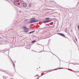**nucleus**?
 I'll use <instances>...</instances> for the list:
<instances>
[{"instance_id": "f257e3e1", "label": "nucleus", "mask_w": 79, "mask_h": 79, "mask_svg": "<svg viewBox=\"0 0 79 79\" xmlns=\"http://www.w3.org/2000/svg\"><path fill=\"white\" fill-rule=\"evenodd\" d=\"M35 18H31L30 19L31 21L30 22V23H36V22H38V20H35Z\"/></svg>"}, {"instance_id": "f03ea898", "label": "nucleus", "mask_w": 79, "mask_h": 79, "mask_svg": "<svg viewBox=\"0 0 79 79\" xmlns=\"http://www.w3.org/2000/svg\"><path fill=\"white\" fill-rule=\"evenodd\" d=\"M52 21V20H45L42 22L43 23H49V22H51Z\"/></svg>"}, {"instance_id": "7ed1b4c3", "label": "nucleus", "mask_w": 79, "mask_h": 79, "mask_svg": "<svg viewBox=\"0 0 79 79\" xmlns=\"http://www.w3.org/2000/svg\"><path fill=\"white\" fill-rule=\"evenodd\" d=\"M58 35H61V36H63L64 37V36H65L64 34L63 33H58Z\"/></svg>"}, {"instance_id": "20e7f679", "label": "nucleus", "mask_w": 79, "mask_h": 79, "mask_svg": "<svg viewBox=\"0 0 79 79\" xmlns=\"http://www.w3.org/2000/svg\"><path fill=\"white\" fill-rule=\"evenodd\" d=\"M23 6L24 7H26L27 6V4L26 3H23Z\"/></svg>"}, {"instance_id": "39448f33", "label": "nucleus", "mask_w": 79, "mask_h": 79, "mask_svg": "<svg viewBox=\"0 0 79 79\" xmlns=\"http://www.w3.org/2000/svg\"><path fill=\"white\" fill-rule=\"evenodd\" d=\"M14 3L15 5H17V2H16V1H14Z\"/></svg>"}, {"instance_id": "423d86ee", "label": "nucleus", "mask_w": 79, "mask_h": 79, "mask_svg": "<svg viewBox=\"0 0 79 79\" xmlns=\"http://www.w3.org/2000/svg\"><path fill=\"white\" fill-rule=\"evenodd\" d=\"M23 28L24 30H26V29H27V28L26 27H23Z\"/></svg>"}, {"instance_id": "0eeeda50", "label": "nucleus", "mask_w": 79, "mask_h": 79, "mask_svg": "<svg viewBox=\"0 0 79 79\" xmlns=\"http://www.w3.org/2000/svg\"><path fill=\"white\" fill-rule=\"evenodd\" d=\"M24 32H26V33H27V32H28V30H25L24 31Z\"/></svg>"}, {"instance_id": "6e6552de", "label": "nucleus", "mask_w": 79, "mask_h": 79, "mask_svg": "<svg viewBox=\"0 0 79 79\" xmlns=\"http://www.w3.org/2000/svg\"><path fill=\"white\" fill-rule=\"evenodd\" d=\"M50 19V18H46L45 19L46 20H48V19Z\"/></svg>"}, {"instance_id": "1a4fd4ad", "label": "nucleus", "mask_w": 79, "mask_h": 79, "mask_svg": "<svg viewBox=\"0 0 79 79\" xmlns=\"http://www.w3.org/2000/svg\"><path fill=\"white\" fill-rule=\"evenodd\" d=\"M35 31H31L30 32V34H31V33H33V32H34Z\"/></svg>"}, {"instance_id": "9d476101", "label": "nucleus", "mask_w": 79, "mask_h": 79, "mask_svg": "<svg viewBox=\"0 0 79 79\" xmlns=\"http://www.w3.org/2000/svg\"><path fill=\"white\" fill-rule=\"evenodd\" d=\"M31 5H32V3H30L29 5V7H31Z\"/></svg>"}, {"instance_id": "9b49d317", "label": "nucleus", "mask_w": 79, "mask_h": 79, "mask_svg": "<svg viewBox=\"0 0 79 79\" xmlns=\"http://www.w3.org/2000/svg\"><path fill=\"white\" fill-rule=\"evenodd\" d=\"M36 42V40H34L32 41V43H34V42Z\"/></svg>"}, {"instance_id": "f8f14e48", "label": "nucleus", "mask_w": 79, "mask_h": 79, "mask_svg": "<svg viewBox=\"0 0 79 79\" xmlns=\"http://www.w3.org/2000/svg\"><path fill=\"white\" fill-rule=\"evenodd\" d=\"M18 1H20V2H21V0H17V2H18Z\"/></svg>"}, {"instance_id": "ddd939ff", "label": "nucleus", "mask_w": 79, "mask_h": 79, "mask_svg": "<svg viewBox=\"0 0 79 79\" xmlns=\"http://www.w3.org/2000/svg\"><path fill=\"white\" fill-rule=\"evenodd\" d=\"M47 10H52L49 9H47Z\"/></svg>"}, {"instance_id": "4468645a", "label": "nucleus", "mask_w": 79, "mask_h": 79, "mask_svg": "<svg viewBox=\"0 0 79 79\" xmlns=\"http://www.w3.org/2000/svg\"><path fill=\"white\" fill-rule=\"evenodd\" d=\"M52 70H50L49 71H48V72H51V71H52Z\"/></svg>"}, {"instance_id": "2eb2a0df", "label": "nucleus", "mask_w": 79, "mask_h": 79, "mask_svg": "<svg viewBox=\"0 0 79 79\" xmlns=\"http://www.w3.org/2000/svg\"><path fill=\"white\" fill-rule=\"evenodd\" d=\"M13 65H14V67H15V63H13Z\"/></svg>"}, {"instance_id": "dca6fc26", "label": "nucleus", "mask_w": 79, "mask_h": 79, "mask_svg": "<svg viewBox=\"0 0 79 79\" xmlns=\"http://www.w3.org/2000/svg\"><path fill=\"white\" fill-rule=\"evenodd\" d=\"M77 28H78V29H79V25L78 26Z\"/></svg>"}, {"instance_id": "f3484780", "label": "nucleus", "mask_w": 79, "mask_h": 79, "mask_svg": "<svg viewBox=\"0 0 79 79\" xmlns=\"http://www.w3.org/2000/svg\"><path fill=\"white\" fill-rule=\"evenodd\" d=\"M63 69V68H59V69Z\"/></svg>"}, {"instance_id": "a211bd4d", "label": "nucleus", "mask_w": 79, "mask_h": 79, "mask_svg": "<svg viewBox=\"0 0 79 79\" xmlns=\"http://www.w3.org/2000/svg\"><path fill=\"white\" fill-rule=\"evenodd\" d=\"M4 78H6V77H5L3 78V79H4Z\"/></svg>"}, {"instance_id": "6ab92c4d", "label": "nucleus", "mask_w": 79, "mask_h": 79, "mask_svg": "<svg viewBox=\"0 0 79 79\" xmlns=\"http://www.w3.org/2000/svg\"><path fill=\"white\" fill-rule=\"evenodd\" d=\"M76 40L77 41V38H75Z\"/></svg>"}, {"instance_id": "aec40b11", "label": "nucleus", "mask_w": 79, "mask_h": 79, "mask_svg": "<svg viewBox=\"0 0 79 79\" xmlns=\"http://www.w3.org/2000/svg\"><path fill=\"white\" fill-rule=\"evenodd\" d=\"M36 76H38V75H36L35 76V77H36Z\"/></svg>"}]
</instances>
